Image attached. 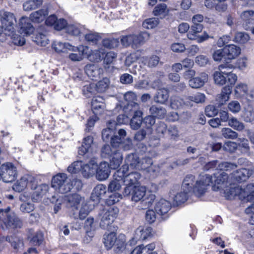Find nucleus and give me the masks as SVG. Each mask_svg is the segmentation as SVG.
I'll return each instance as SVG.
<instances>
[{"mask_svg":"<svg viewBox=\"0 0 254 254\" xmlns=\"http://www.w3.org/2000/svg\"><path fill=\"white\" fill-rule=\"evenodd\" d=\"M224 196L227 199H232L235 196L244 201H251L254 196L252 193L254 192V185L248 184L246 187L243 189L239 186L235 185H230L223 189Z\"/></svg>","mask_w":254,"mask_h":254,"instance_id":"2","label":"nucleus"},{"mask_svg":"<svg viewBox=\"0 0 254 254\" xmlns=\"http://www.w3.org/2000/svg\"><path fill=\"white\" fill-rule=\"evenodd\" d=\"M126 131L124 129L118 130V135H115L111 139V144L113 147H121L125 150H130L132 147V140L130 138H126Z\"/></svg>","mask_w":254,"mask_h":254,"instance_id":"11","label":"nucleus"},{"mask_svg":"<svg viewBox=\"0 0 254 254\" xmlns=\"http://www.w3.org/2000/svg\"><path fill=\"white\" fill-rule=\"evenodd\" d=\"M48 40L46 35L39 33L36 34L34 41L38 45L46 46L48 44Z\"/></svg>","mask_w":254,"mask_h":254,"instance_id":"60","label":"nucleus"},{"mask_svg":"<svg viewBox=\"0 0 254 254\" xmlns=\"http://www.w3.org/2000/svg\"><path fill=\"white\" fill-rule=\"evenodd\" d=\"M171 208L170 203L164 199H160L155 204V210L159 215H164L167 213Z\"/></svg>","mask_w":254,"mask_h":254,"instance_id":"34","label":"nucleus"},{"mask_svg":"<svg viewBox=\"0 0 254 254\" xmlns=\"http://www.w3.org/2000/svg\"><path fill=\"white\" fill-rule=\"evenodd\" d=\"M43 0H29L23 4V9L30 11L39 8L43 3Z\"/></svg>","mask_w":254,"mask_h":254,"instance_id":"44","label":"nucleus"},{"mask_svg":"<svg viewBox=\"0 0 254 254\" xmlns=\"http://www.w3.org/2000/svg\"><path fill=\"white\" fill-rule=\"evenodd\" d=\"M68 25L67 21L64 18H57L54 28L57 31H61L64 29L67 30Z\"/></svg>","mask_w":254,"mask_h":254,"instance_id":"59","label":"nucleus"},{"mask_svg":"<svg viewBox=\"0 0 254 254\" xmlns=\"http://www.w3.org/2000/svg\"><path fill=\"white\" fill-rule=\"evenodd\" d=\"M35 185H31L30 188L32 190L31 192V199L33 201L36 202L38 201L44 195H45L48 191L49 187L47 184H41L38 185L37 179L35 178Z\"/></svg>","mask_w":254,"mask_h":254,"instance_id":"15","label":"nucleus"},{"mask_svg":"<svg viewBox=\"0 0 254 254\" xmlns=\"http://www.w3.org/2000/svg\"><path fill=\"white\" fill-rule=\"evenodd\" d=\"M80 205L79 210L78 208L76 211H70L69 215L71 217L74 219L83 220L87 217L90 212L89 206L85 202H83Z\"/></svg>","mask_w":254,"mask_h":254,"instance_id":"28","label":"nucleus"},{"mask_svg":"<svg viewBox=\"0 0 254 254\" xmlns=\"http://www.w3.org/2000/svg\"><path fill=\"white\" fill-rule=\"evenodd\" d=\"M69 44L63 43L60 42H54L52 44V48L57 53H65L67 52V49H69L68 47H70Z\"/></svg>","mask_w":254,"mask_h":254,"instance_id":"53","label":"nucleus"},{"mask_svg":"<svg viewBox=\"0 0 254 254\" xmlns=\"http://www.w3.org/2000/svg\"><path fill=\"white\" fill-rule=\"evenodd\" d=\"M51 185L56 191L62 194L67 193L72 189L71 182L64 173H58L54 176Z\"/></svg>","mask_w":254,"mask_h":254,"instance_id":"8","label":"nucleus"},{"mask_svg":"<svg viewBox=\"0 0 254 254\" xmlns=\"http://www.w3.org/2000/svg\"><path fill=\"white\" fill-rule=\"evenodd\" d=\"M240 17L243 21V26L245 29H248L249 25L254 21V11L252 10L244 11L241 13Z\"/></svg>","mask_w":254,"mask_h":254,"instance_id":"38","label":"nucleus"},{"mask_svg":"<svg viewBox=\"0 0 254 254\" xmlns=\"http://www.w3.org/2000/svg\"><path fill=\"white\" fill-rule=\"evenodd\" d=\"M82 91L84 95L87 98L91 97L98 93L94 84H89L84 86Z\"/></svg>","mask_w":254,"mask_h":254,"instance_id":"49","label":"nucleus"},{"mask_svg":"<svg viewBox=\"0 0 254 254\" xmlns=\"http://www.w3.org/2000/svg\"><path fill=\"white\" fill-rule=\"evenodd\" d=\"M223 52L225 53V60H232L241 54V49L239 46L230 44L223 48Z\"/></svg>","mask_w":254,"mask_h":254,"instance_id":"22","label":"nucleus"},{"mask_svg":"<svg viewBox=\"0 0 254 254\" xmlns=\"http://www.w3.org/2000/svg\"><path fill=\"white\" fill-rule=\"evenodd\" d=\"M10 208L4 210L0 209V226L3 230L20 228L22 222L13 213L10 212Z\"/></svg>","mask_w":254,"mask_h":254,"instance_id":"4","label":"nucleus"},{"mask_svg":"<svg viewBox=\"0 0 254 254\" xmlns=\"http://www.w3.org/2000/svg\"><path fill=\"white\" fill-rule=\"evenodd\" d=\"M94 146L93 137L88 136L84 138L81 146L79 148L78 153L81 155H84L88 152L92 153Z\"/></svg>","mask_w":254,"mask_h":254,"instance_id":"30","label":"nucleus"},{"mask_svg":"<svg viewBox=\"0 0 254 254\" xmlns=\"http://www.w3.org/2000/svg\"><path fill=\"white\" fill-rule=\"evenodd\" d=\"M119 209L115 206L107 207L100 211L98 214L100 226L104 229H108L117 218Z\"/></svg>","mask_w":254,"mask_h":254,"instance_id":"6","label":"nucleus"},{"mask_svg":"<svg viewBox=\"0 0 254 254\" xmlns=\"http://www.w3.org/2000/svg\"><path fill=\"white\" fill-rule=\"evenodd\" d=\"M121 168L126 169L124 170L122 182H123L124 185L126 186L123 194L125 196H128L131 193L132 188L136 186V184L140 178L141 175L137 171L130 170L127 166L123 165Z\"/></svg>","mask_w":254,"mask_h":254,"instance_id":"5","label":"nucleus"},{"mask_svg":"<svg viewBox=\"0 0 254 254\" xmlns=\"http://www.w3.org/2000/svg\"><path fill=\"white\" fill-rule=\"evenodd\" d=\"M47 13L45 10L41 9L36 11L32 12L30 15V17H22L18 23V31L24 36H29L32 34L35 30V28L31 23V22L34 23H41L43 21Z\"/></svg>","mask_w":254,"mask_h":254,"instance_id":"1","label":"nucleus"},{"mask_svg":"<svg viewBox=\"0 0 254 254\" xmlns=\"http://www.w3.org/2000/svg\"><path fill=\"white\" fill-rule=\"evenodd\" d=\"M34 183V177L28 174L24 175L14 184L13 189L16 191L20 192L28 186L30 188L31 185H35Z\"/></svg>","mask_w":254,"mask_h":254,"instance_id":"16","label":"nucleus"},{"mask_svg":"<svg viewBox=\"0 0 254 254\" xmlns=\"http://www.w3.org/2000/svg\"><path fill=\"white\" fill-rule=\"evenodd\" d=\"M168 90L162 88L158 90L156 95L154 97V101L157 103L163 104L168 100Z\"/></svg>","mask_w":254,"mask_h":254,"instance_id":"45","label":"nucleus"},{"mask_svg":"<svg viewBox=\"0 0 254 254\" xmlns=\"http://www.w3.org/2000/svg\"><path fill=\"white\" fill-rule=\"evenodd\" d=\"M232 67V64H220L219 66L220 71H215L214 73L215 83L219 85L227 84L226 86H233L237 80V76L229 71Z\"/></svg>","mask_w":254,"mask_h":254,"instance_id":"3","label":"nucleus"},{"mask_svg":"<svg viewBox=\"0 0 254 254\" xmlns=\"http://www.w3.org/2000/svg\"><path fill=\"white\" fill-rule=\"evenodd\" d=\"M208 80V75L204 72L201 73L199 76L189 80V85L192 88L201 87Z\"/></svg>","mask_w":254,"mask_h":254,"instance_id":"31","label":"nucleus"},{"mask_svg":"<svg viewBox=\"0 0 254 254\" xmlns=\"http://www.w3.org/2000/svg\"><path fill=\"white\" fill-rule=\"evenodd\" d=\"M152 233V229L151 227L140 226L135 230L131 243H136L138 241L144 240L150 237Z\"/></svg>","mask_w":254,"mask_h":254,"instance_id":"20","label":"nucleus"},{"mask_svg":"<svg viewBox=\"0 0 254 254\" xmlns=\"http://www.w3.org/2000/svg\"><path fill=\"white\" fill-rule=\"evenodd\" d=\"M0 16L2 27L5 30L13 32L14 24L16 22L14 15L10 12L3 11L0 13Z\"/></svg>","mask_w":254,"mask_h":254,"instance_id":"18","label":"nucleus"},{"mask_svg":"<svg viewBox=\"0 0 254 254\" xmlns=\"http://www.w3.org/2000/svg\"><path fill=\"white\" fill-rule=\"evenodd\" d=\"M97 162L94 159L86 164L83 163L82 174L85 178H90L95 174Z\"/></svg>","mask_w":254,"mask_h":254,"instance_id":"27","label":"nucleus"},{"mask_svg":"<svg viewBox=\"0 0 254 254\" xmlns=\"http://www.w3.org/2000/svg\"><path fill=\"white\" fill-rule=\"evenodd\" d=\"M138 247L140 254H157L154 251L155 248V244L154 243L146 246L140 245Z\"/></svg>","mask_w":254,"mask_h":254,"instance_id":"54","label":"nucleus"},{"mask_svg":"<svg viewBox=\"0 0 254 254\" xmlns=\"http://www.w3.org/2000/svg\"><path fill=\"white\" fill-rule=\"evenodd\" d=\"M185 72L184 76L186 79H191L195 74V71L192 68V65L190 64V66L184 65L183 67Z\"/></svg>","mask_w":254,"mask_h":254,"instance_id":"63","label":"nucleus"},{"mask_svg":"<svg viewBox=\"0 0 254 254\" xmlns=\"http://www.w3.org/2000/svg\"><path fill=\"white\" fill-rule=\"evenodd\" d=\"M64 201L70 211H76L80 204L84 202V198L78 193H72L64 196Z\"/></svg>","mask_w":254,"mask_h":254,"instance_id":"17","label":"nucleus"},{"mask_svg":"<svg viewBox=\"0 0 254 254\" xmlns=\"http://www.w3.org/2000/svg\"><path fill=\"white\" fill-rule=\"evenodd\" d=\"M194 176L190 175H188L184 179L182 184V189L185 192H191L193 191L194 182Z\"/></svg>","mask_w":254,"mask_h":254,"instance_id":"41","label":"nucleus"},{"mask_svg":"<svg viewBox=\"0 0 254 254\" xmlns=\"http://www.w3.org/2000/svg\"><path fill=\"white\" fill-rule=\"evenodd\" d=\"M152 159L149 157H145L140 159L139 164L138 165V170H147L152 165Z\"/></svg>","mask_w":254,"mask_h":254,"instance_id":"58","label":"nucleus"},{"mask_svg":"<svg viewBox=\"0 0 254 254\" xmlns=\"http://www.w3.org/2000/svg\"><path fill=\"white\" fill-rule=\"evenodd\" d=\"M117 123L115 121L110 120L107 123V128L104 129L102 131V138L105 141H111V139L115 135H118V132L115 134V130Z\"/></svg>","mask_w":254,"mask_h":254,"instance_id":"25","label":"nucleus"},{"mask_svg":"<svg viewBox=\"0 0 254 254\" xmlns=\"http://www.w3.org/2000/svg\"><path fill=\"white\" fill-rule=\"evenodd\" d=\"M17 174V168L11 162H6L0 166V181L11 183L16 179Z\"/></svg>","mask_w":254,"mask_h":254,"instance_id":"10","label":"nucleus"},{"mask_svg":"<svg viewBox=\"0 0 254 254\" xmlns=\"http://www.w3.org/2000/svg\"><path fill=\"white\" fill-rule=\"evenodd\" d=\"M212 176L208 174H203L199 176L193 188V191L198 196L202 195L206 191L208 186L212 183Z\"/></svg>","mask_w":254,"mask_h":254,"instance_id":"12","label":"nucleus"},{"mask_svg":"<svg viewBox=\"0 0 254 254\" xmlns=\"http://www.w3.org/2000/svg\"><path fill=\"white\" fill-rule=\"evenodd\" d=\"M250 40L249 35L244 32H238L236 34L234 41L240 44H245Z\"/></svg>","mask_w":254,"mask_h":254,"instance_id":"57","label":"nucleus"},{"mask_svg":"<svg viewBox=\"0 0 254 254\" xmlns=\"http://www.w3.org/2000/svg\"><path fill=\"white\" fill-rule=\"evenodd\" d=\"M91 107L95 114H100L105 107L104 99L100 96L94 97L92 100Z\"/></svg>","mask_w":254,"mask_h":254,"instance_id":"36","label":"nucleus"},{"mask_svg":"<svg viewBox=\"0 0 254 254\" xmlns=\"http://www.w3.org/2000/svg\"><path fill=\"white\" fill-rule=\"evenodd\" d=\"M133 113L132 118L130 120V125L131 128L137 129L143 124V112L139 109H133L128 111Z\"/></svg>","mask_w":254,"mask_h":254,"instance_id":"26","label":"nucleus"},{"mask_svg":"<svg viewBox=\"0 0 254 254\" xmlns=\"http://www.w3.org/2000/svg\"><path fill=\"white\" fill-rule=\"evenodd\" d=\"M43 241V235L40 231H38L34 235L30 240L32 245L40 246Z\"/></svg>","mask_w":254,"mask_h":254,"instance_id":"62","label":"nucleus"},{"mask_svg":"<svg viewBox=\"0 0 254 254\" xmlns=\"http://www.w3.org/2000/svg\"><path fill=\"white\" fill-rule=\"evenodd\" d=\"M150 114L153 117L163 118L166 114L165 109L160 106H152L149 109Z\"/></svg>","mask_w":254,"mask_h":254,"instance_id":"48","label":"nucleus"},{"mask_svg":"<svg viewBox=\"0 0 254 254\" xmlns=\"http://www.w3.org/2000/svg\"><path fill=\"white\" fill-rule=\"evenodd\" d=\"M233 86H226L223 88L221 94L219 96V98L221 99L222 103L223 102H226L229 98V95L232 92V88Z\"/></svg>","mask_w":254,"mask_h":254,"instance_id":"56","label":"nucleus"},{"mask_svg":"<svg viewBox=\"0 0 254 254\" xmlns=\"http://www.w3.org/2000/svg\"><path fill=\"white\" fill-rule=\"evenodd\" d=\"M103 242L107 249L114 247L115 251L119 252L125 247V237L124 235H121L117 237L115 233L111 232L104 235Z\"/></svg>","mask_w":254,"mask_h":254,"instance_id":"9","label":"nucleus"},{"mask_svg":"<svg viewBox=\"0 0 254 254\" xmlns=\"http://www.w3.org/2000/svg\"><path fill=\"white\" fill-rule=\"evenodd\" d=\"M106 192V187L103 184L96 186L93 190L91 195V199L96 202H99Z\"/></svg>","mask_w":254,"mask_h":254,"instance_id":"33","label":"nucleus"},{"mask_svg":"<svg viewBox=\"0 0 254 254\" xmlns=\"http://www.w3.org/2000/svg\"><path fill=\"white\" fill-rule=\"evenodd\" d=\"M125 168H120L113 175V180L110 183L108 186V190L114 191L119 190L123 184V176L124 174ZM125 169H126L125 168Z\"/></svg>","mask_w":254,"mask_h":254,"instance_id":"19","label":"nucleus"},{"mask_svg":"<svg viewBox=\"0 0 254 254\" xmlns=\"http://www.w3.org/2000/svg\"><path fill=\"white\" fill-rule=\"evenodd\" d=\"M252 173L250 171L245 168H242L239 170H237L233 173V175L235 179L238 182H243L247 180Z\"/></svg>","mask_w":254,"mask_h":254,"instance_id":"40","label":"nucleus"},{"mask_svg":"<svg viewBox=\"0 0 254 254\" xmlns=\"http://www.w3.org/2000/svg\"><path fill=\"white\" fill-rule=\"evenodd\" d=\"M67 32L75 36H81L85 33L86 29L82 25L77 24H69L67 28Z\"/></svg>","mask_w":254,"mask_h":254,"instance_id":"39","label":"nucleus"},{"mask_svg":"<svg viewBox=\"0 0 254 254\" xmlns=\"http://www.w3.org/2000/svg\"><path fill=\"white\" fill-rule=\"evenodd\" d=\"M205 100L206 96L203 93L197 92L188 97H185L184 99L181 98L176 99V105L180 106L185 105L191 107L192 106V102L196 104H203L205 102Z\"/></svg>","mask_w":254,"mask_h":254,"instance_id":"13","label":"nucleus"},{"mask_svg":"<svg viewBox=\"0 0 254 254\" xmlns=\"http://www.w3.org/2000/svg\"><path fill=\"white\" fill-rule=\"evenodd\" d=\"M118 147H113L109 144L105 145L102 148L101 155L103 157L109 158L115 155L116 152H119Z\"/></svg>","mask_w":254,"mask_h":254,"instance_id":"47","label":"nucleus"},{"mask_svg":"<svg viewBox=\"0 0 254 254\" xmlns=\"http://www.w3.org/2000/svg\"><path fill=\"white\" fill-rule=\"evenodd\" d=\"M6 241L11 244V246L17 251L22 250L24 247L23 241L15 236H7Z\"/></svg>","mask_w":254,"mask_h":254,"instance_id":"42","label":"nucleus"},{"mask_svg":"<svg viewBox=\"0 0 254 254\" xmlns=\"http://www.w3.org/2000/svg\"><path fill=\"white\" fill-rule=\"evenodd\" d=\"M124 99L127 102L125 112L133 109H139V105L136 102L137 96L136 94L131 91H129L124 94Z\"/></svg>","mask_w":254,"mask_h":254,"instance_id":"23","label":"nucleus"},{"mask_svg":"<svg viewBox=\"0 0 254 254\" xmlns=\"http://www.w3.org/2000/svg\"><path fill=\"white\" fill-rule=\"evenodd\" d=\"M140 159L138 155L135 153H130L128 154L125 159V164L130 169L138 170V165L139 164Z\"/></svg>","mask_w":254,"mask_h":254,"instance_id":"32","label":"nucleus"},{"mask_svg":"<svg viewBox=\"0 0 254 254\" xmlns=\"http://www.w3.org/2000/svg\"><path fill=\"white\" fill-rule=\"evenodd\" d=\"M85 71L92 80H96L103 73V69L99 64H86Z\"/></svg>","mask_w":254,"mask_h":254,"instance_id":"29","label":"nucleus"},{"mask_svg":"<svg viewBox=\"0 0 254 254\" xmlns=\"http://www.w3.org/2000/svg\"><path fill=\"white\" fill-rule=\"evenodd\" d=\"M155 198V194L150 191L147 192L146 191L145 195L141 200V203L144 206L145 208L149 207L152 205Z\"/></svg>","mask_w":254,"mask_h":254,"instance_id":"50","label":"nucleus"},{"mask_svg":"<svg viewBox=\"0 0 254 254\" xmlns=\"http://www.w3.org/2000/svg\"><path fill=\"white\" fill-rule=\"evenodd\" d=\"M109 158L110 159V168L115 169L121 165L123 158L122 154L119 152H116L115 155Z\"/></svg>","mask_w":254,"mask_h":254,"instance_id":"46","label":"nucleus"},{"mask_svg":"<svg viewBox=\"0 0 254 254\" xmlns=\"http://www.w3.org/2000/svg\"><path fill=\"white\" fill-rule=\"evenodd\" d=\"M229 125L238 130H242L244 128V124L239 121L237 119L232 118L228 121Z\"/></svg>","mask_w":254,"mask_h":254,"instance_id":"61","label":"nucleus"},{"mask_svg":"<svg viewBox=\"0 0 254 254\" xmlns=\"http://www.w3.org/2000/svg\"><path fill=\"white\" fill-rule=\"evenodd\" d=\"M83 165V163L82 161H75L68 167L67 171L71 174H76L80 172L82 173Z\"/></svg>","mask_w":254,"mask_h":254,"instance_id":"55","label":"nucleus"},{"mask_svg":"<svg viewBox=\"0 0 254 254\" xmlns=\"http://www.w3.org/2000/svg\"><path fill=\"white\" fill-rule=\"evenodd\" d=\"M85 41L89 44L96 45L101 39V35L97 32L86 30L83 34Z\"/></svg>","mask_w":254,"mask_h":254,"instance_id":"35","label":"nucleus"},{"mask_svg":"<svg viewBox=\"0 0 254 254\" xmlns=\"http://www.w3.org/2000/svg\"><path fill=\"white\" fill-rule=\"evenodd\" d=\"M97 169L95 174L96 179L99 181H104L109 176L110 168L109 164L106 162H102L99 165L97 163Z\"/></svg>","mask_w":254,"mask_h":254,"instance_id":"21","label":"nucleus"},{"mask_svg":"<svg viewBox=\"0 0 254 254\" xmlns=\"http://www.w3.org/2000/svg\"><path fill=\"white\" fill-rule=\"evenodd\" d=\"M213 190H223L227 187L229 184L228 182V177L227 174L224 172H217L214 174L212 177Z\"/></svg>","mask_w":254,"mask_h":254,"instance_id":"14","label":"nucleus"},{"mask_svg":"<svg viewBox=\"0 0 254 254\" xmlns=\"http://www.w3.org/2000/svg\"><path fill=\"white\" fill-rule=\"evenodd\" d=\"M110 81L108 78L105 77L98 81L95 86L98 93H103L105 92L109 87Z\"/></svg>","mask_w":254,"mask_h":254,"instance_id":"51","label":"nucleus"},{"mask_svg":"<svg viewBox=\"0 0 254 254\" xmlns=\"http://www.w3.org/2000/svg\"><path fill=\"white\" fill-rule=\"evenodd\" d=\"M222 134L225 138L232 139H235L238 136V133L229 128H222Z\"/></svg>","mask_w":254,"mask_h":254,"instance_id":"64","label":"nucleus"},{"mask_svg":"<svg viewBox=\"0 0 254 254\" xmlns=\"http://www.w3.org/2000/svg\"><path fill=\"white\" fill-rule=\"evenodd\" d=\"M149 38V34L146 32H141L138 34H128L122 36L120 41L122 45L125 47L131 46L137 48L143 44Z\"/></svg>","mask_w":254,"mask_h":254,"instance_id":"7","label":"nucleus"},{"mask_svg":"<svg viewBox=\"0 0 254 254\" xmlns=\"http://www.w3.org/2000/svg\"><path fill=\"white\" fill-rule=\"evenodd\" d=\"M105 53L101 52L100 50L91 51L89 55H88V59L92 62L98 63L103 59Z\"/></svg>","mask_w":254,"mask_h":254,"instance_id":"52","label":"nucleus"},{"mask_svg":"<svg viewBox=\"0 0 254 254\" xmlns=\"http://www.w3.org/2000/svg\"><path fill=\"white\" fill-rule=\"evenodd\" d=\"M30 195L27 192H24L19 195V200L23 202L20 207V210L23 213H30L34 209V205L28 202Z\"/></svg>","mask_w":254,"mask_h":254,"instance_id":"24","label":"nucleus"},{"mask_svg":"<svg viewBox=\"0 0 254 254\" xmlns=\"http://www.w3.org/2000/svg\"><path fill=\"white\" fill-rule=\"evenodd\" d=\"M120 41L118 38L108 37L103 39L102 41V46L107 49H113L117 47L119 45Z\"/></svg>","mask_w":254,"mask_h":254,"instance_id":"43","label":"nucleus"},{"mask_svg":"<svg viewBox=\"0 0 254 254\" xmlns=\"http://www.w3.org/2000/svg\"><path fill=\"white\" fill-rule=\"evenodd\" d=\"M146 192V188L142 186H135L131 190V193L129 195H131V200L132 201L137 202L141 200L145 195Z\"/></svg>","mask_w":254,"mask_h":254,"instance_id":"37","label":"nucleus"}]
</instances>
